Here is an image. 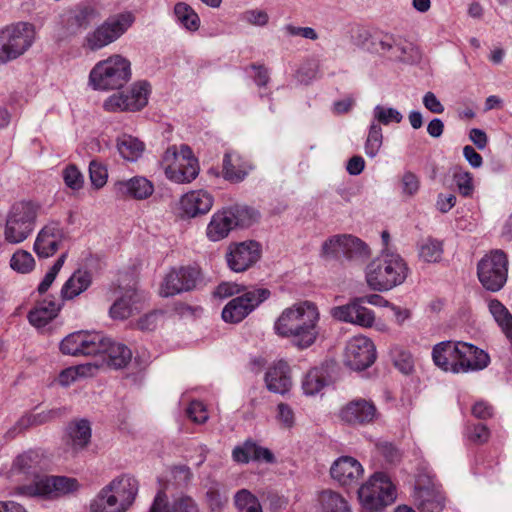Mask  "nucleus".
I'll use <instances>...</instances> for the list:
<instances>
[{"label":"nucleus","mask_w":512,"mask_h":512,"mask_svg":"<svg viewBox=\"0 0 512 512\" xmlns=\"http://www.w3.org/2000/svg\"><path fill=\"white\" fill-rule=\"evenodd\" d=\"M320 312L315 303L300 301L285 308L274 323L275 333L299 349L312 346L319 334Z\"/></svg>","instance_id":"obj_1"},{"label":"nucleus","mask_w":512,"mask_h":512,"mask_svg":"<svg viewBox=\"0 0 512 512\" xmlns=\"http://www.w3.org/2000/svg\"><path fill=\"white\" fill-rule=\"evenodd\" d=\"M409 274L405 260L397 253L383 249L366 267L365 279L370 289L389 291L403 284Z\"/></svg>","instance_id":"obj_2"},{"label":"nucleus","mask_w":512,"mask_h":512,"mask_svg":"<svg viewBox=\"0 0 512 512\" xmlns=\"http://www.w3.org/2000/svg\"><path fill=\"white\" fill-rule=\"evenodd\" d=\"M131 62L120 54H113L97 62L89 73V84L95 90L122 88L131 79Z\"/></svg>","instance_id":"obj_3"},{"label":"nucleus","mask_w":512,"mask_h":512,"mask_svg":"<svg viewBox=\"0 0 512 512\" xmlns=\"http://www.w3.org/2000/svg\"><path fill=\"white\" fill-rule=\"evenodd\" d=\"M134 22L135 16L131 12L112 15L85 34L81 47L86 52H97L116 42Z\"/></svg>","instance_id":"obj_4"},{"label":"nucleus","mask_w":512,"mask_h":512,"mask_svg":"<svg viewBox=\"0 0 512 512\" xmlns=\"http://www.w3.org/2000/svg\"><path fill=\"white\" fill-rule=\"evenodd\" d=\"M161 167L166 177L175 183H190L199 173L198 161L187 145L168 147L162 156Z\"/></svg>","instance_id":"obj_5"},{"label":"nucleus","mask_w":512,"mask_h":512,"mask_svg":"<svg viewBox=\"0 0 512 512\" xmlns=\"http://www.w3.org/2000/svg\"><path fill=\"white\" fill-rule=\"evenodd\" d=\"M35 27L28 22H18L0 30V64L24 54L34 43Z\"/></svg>","instance_id":"obj_6"},{"label":"nucleus","mask_w":512,"mask_h":512,"mask_svg":"<svg viewBox=\"0 0 512 512\" xmlns=\"http://www.w3.org/2000/svg\"><path fill=\"white\" fill-rule=\"evenodd\" d=\"M39 207L32 202H17L9 210L4 227V239L11 244L26 240L34 230Z\"/></svg>","instance_id":"obj_7"},{"label":"nucleus","mask_w":512,"mask_h":512,"mask_svg":"<svg viewBox=\"0 0 512 512\" xmlns=\"http://www.w3.org/2000/svg\"><path fill=\"white\" fill-rule=\"evenodd\" d=\"M358 498L366 510L376 511L395 501L396 487L386 474L378 472L360 487Z\"/></svg>","instance_id":"obj_8"},{"label":"nucleus","mask_w":512,"mask_h":512,"mask_svg":"<svg viewBox=\"0 0 512 512\" xmlns=\"http://www.w3.org/2000/svg\"><path fill=\"white\" fill-rule=\"evenodd\" d=\"M508 260L505 253L495 250L485 255L478 263L477 274L483 287L489 291H499L507 280Z\"/></svg>","instance_id":"obj_9"},{"label":"nucleus","mask_w":512,"mask_h":512,"mask_svg":"<svg viewBox=\"0 0 512 512\" xmlns=\"http://www.w3.org/2000/svg\"><path fill=\"white\" fill-rule=\"evenodd\" d=\"M79 483L75 478L65 476H37L33 483L20 487L26 496L59 497L77 491Z\"/></svg>","instance_id":"obj_10"},{"label":"nucleus","mask_w":512,"mask_h":512,"mask_svg":"<svg viewBox=\"0 0 512 512\" xmlns=\"http://www.w3.org/2000/svg\"><path fill=\"white\" fill-rule=\"evenodd\" d=\"M254 212L247 207L235 206L219 210L213 214L207 225L206 235L211 241L226 238L230 231L238 225H245V215L252 216Z\"/></svg>","instance_id":"obj_11"},{"label":"nucleus","mask_w":512,"mask_h":512,"mask_svg":"<svg viewBox=\"0 0 512 512\" xmlns=\"http://www.w3.org/2000/svg\"><path fill=\"white\" fill-rule=\"evenodd\" d=\"M105 335L96 331H76L66 336L60 343L65 355L89 356L100 354L105 349Z\"/></svg>","instance_id":"obj_12"},{"label":"nucleus","mask_w":512,"mask_h":512,"mask_svg":"<svg viewBox=\"0 0 512 512\" xmlns=\"http://www.w3.org/2000/svg\"><path fill=\"white\" fill-rule=\"evenodd\" d=\"M270 291L265 288H254L230 300L222 311V318L228 323H239L256 307L268 299Z\"/></svg>","instance_id":"obj_13"},{"label":"nucleus","mask_w":512,"mask_h":512,"mask_svg":"<svg viewBox=\"0 0 512 512\" xmlns=\"http://www.w3.org/2000/svg\"><path fill=\"white\" fill-rule=\"evenodd\" d=\"M201 280V272L196 267L188 266L172 269L164 277L159 294L162 297H170L187 292L195 289Z\"/></svg>","instance_id":"obj_14"},{"label":"nucleus","mask_w":512,"mask_h":512,"mask_svg":"<svg viewBox=\"0 0 512 512\" xmlns=\"http://www.w3.org/2000/svg\"><path fill=\"white\" fill-rule=\"evenodd\" d=\"M376 359L373 342L362 335L351 338L345 348L344 363L349 368L361 371L371 366Z\"/></svg>","instance_id":"obj_15"},{"label":"nucleus","mask_w":512,"mask_h":512,"mask_svg":"<svg viewBox=\"0 0 512 512\" xmlns=\"http://www.w3.org/2000/svg\"><path fill=\"white\" fill-rule=\"evenodd\" d=\"M380 414L373 401L356 398L346 403L339 412V417L351 425H367L379 418Z\"/></svg>","instance_id":"obj_16"},{"label":"nucleus","mask_w":512,"mask_h":512,"mask_svg":"<svg viewBox=\"0 0 512 512\" xmlns=\"http://www.w3.org/2000/svg\"><path fill=\"white\" fill-rule=\"evenodd\" d=\"M330 315L340 322L358 325L363 328H370L375 323L374 311L363 306L355 298L345 305L332 307Z\"/></svg>","instance_id":"obj_17"},{"label":"nucleus","mask_w":512,"mask_h":512,"mask_svg":"<svg viewBox=\"0 0 512 512\" xmlns=\"http://www.w3.org/2000/svg\"><path fill=\"white\" fill-rule=\"evenodd\" d=\"M260 255L259 244L254 241H247L230 245L226 258L231 270L243 272L255 264Z\"/></svg>","instance_id":"obj_18"},{"label":"nucleus","mask_w":512,"mask_h":512,"mask_svg":"<svg viewBox=\"0 0 512 512\" xmlns=\"http://www.w3.org/2000/svg\"><path fill=\"white\" fill-rule=\"evenodd\" d=\"M458 362L455 374L483 370L490 363L489 355L473 344L459 341Z\"/></svg>","instance_id":"obj_19"},{"label":"nucleus","mask_w":512,"mask_h":512,"mask_svg":"<svg viewBox=\"0 0 512 512\" xmlns=\"http://www.w3.org/2000/svg\"><path fill=\"white\" fill-rule=\"evenodd\" d=\"M66 238L63 228L55 222L44 226L38 233L34 251L41 258L53 256Z\"/></svg>","instance_id":"obj_20"},{"label":"nucleus","mask_w":512,"mask_h":512,"mask_svg":"<svg viewBox=\"0 0 512 512\" xmlns=\"http://www.w3.org/2000/svg\"><path fill=\"white\" fill-rule=\"evenodd\" d=\"M92 436L90 422L86 419L71 421L66 428L65 446L73 456L85 450Z\"/></svg>","instance_id":"obj_21"},{"label":"nucleus","mask_w":512,"mask_h":512,"mask_svg":"<svg viewBox=\"0 0 512 512\" xmlns=\"http://www.w3.org/2000/svg\"><path fill=\"white\" fill-rule=\"evenodd\" d=\"M362 473V465L349 456L338 458L330 468L331 477L343 486L357 483Z\"/></svg>","instance_id":"obj_22"},{"label":"nucleus","mask_w":512,"mask_h":512,"mask_svg":"<svg viewBox=\"0 0 512 512\" xmlns=\"http://www.w3.org/2000/svg\"><path fill=\"white\" fill-rule=\"evenodd\" d=\"M266 387L270 392L285 394L292 387L291 371L283 360L274 362L265 373Z\"/></svg>","instance_id":"obj_23"},{"label":"nucleus","mask_w":512,"mask_h":512,"mask_svg":"<svg viewBox=\"0 0 512 512\" xmlns=\"http://www.w3.org/2000/svg\"><path fill=\"white\" fill-rule=\"evenodd\" d=\"M141 309V296L134 288L125 289L111 305V318L124 320Z\"/></svg>","instance_id":"obj_24"},{"label":"nucleus","mask_w":512,"mask_h":512,"mask_svg":"<svg viewBox=\"0 0 512 512\" xmlns=\"http://www.w3.org/2000/svg\"><path fill=\"white\" fill-rule=\"evenodd\" d=\"M414 502L420 512H442L446 497L437 487H418L414 495Z\"/></svg>","instance_id":"obj_25"},{"label":"nucleus","mask_w":512,"mask_h":512,"mask_svg":"<svg viewBox=\"0 0 512 512\" xmlns=\"http://www.w3.org/2000/svg\"><path fill=\"white\" fill-rule=\"evenodd\" d=\"M459 341H442L434 345L432 359L434 364L444 372L454 373L458 362Z\"/></svg>","instance_id":"obj_26"},{"label":"nucleus","mask_w":512,"mask_h":512,"mask_svg":"<svg viewBox=\"0 0 512 512\" xmlns=\"http://www.w3.org/2000/svg\"><path fill=\"white\" fill-rule=\"evenodd\" d=\"M213 203V196L205 190L190 191L184 194L180 200L182 210L189 217L208 213Z\"/></svg>","instance_id":"obj_27"},{"label":"nucleus","mask_w":512,"mask_h":512,"mask_svg":"<svg viewBox=\"0 0 512 512\" xmlns=\"http://www.w3.org/2000/svg\"><path fill=\"white\" fill-rule=\"evenodd\" d=\"M252 166L248 160L243 158L236 152H227L223 158L222 175L225 180L231 183H239L243 181Z\"/></svg>","instance_id":"obj_28"},{"label":"nucleus","mask_w":512,"mask_h":512,"mask_svg":"<svg viewBox=\"0 0 512 512\" xmlns=\"http://www.w3.org/2000/svg\"><path fill=\"white\" fill-rule=\"evenodd\" d=\"M150 512H199V509L190 496H180L169 504L165 492L160 490L154 498Z\"/></svg>","instance_id":"obj_29"},{"label":"nucleus","mask_w":512,"mask_h":512,"mask_svg":"<svg viewBox=\"0 0 512 512\" xmlns=\"http://www.w3.org/2000/svg\"><path fill=\"white\" fill-rule=\"evenodd\" d=\"M63 414V408H53L49 410H43L37 413L25 414L17 421L15 426L8 431V433L12 437H14L17 433H20L33 426H39L49 423L57 418H60Z\"/></svg>","instance_id":"obj_30"},{"label":"nucleus","mask_w":512,"mask_h":512,"mask_svg":"<svg viewBox=\"0 0 512 512\" xmlns=\"http://www.w3.org/2000/svg\"><path fill=\"white\" fill-rule=\"evenodd\" d=\"M107 486L127 509L133 504L139 489L138 481L130 475H121Z\"/></svg>","instance_id":"obj_31"},{"label":"nucleus","mask_w":512,"mask_h":512,"mask_svg":"<svg viewBox=\"0 0 512 512\" xmlns=\"http://www.w3.org/2000/svg\"><path fill=\"white\" fill-rule=\"evenodd\" d=\"M115 147L120 157L128 162L138 161L146 149L143 141L127 133H122L116 137Z\"/></svg>","instance_id":"obj_32"},{"label":"nucleus","mask_w":512,"mask_h":512,"mask_svg":"<svg viewBox=\"0 0 512 512\" xmlns=\"http://www.w3.org/2000/svg\"><path fill=\"white\" fill-rule=\"evenodd\" d=\"M116 185L123 195L137 200L147 199L154 192L153 183L143 176H134L128 180L119 181Z\"/></svg>","instance_id":"obj_33"},{"label":"nucleus","mask_w":512,"mask_h":512,"mask_svg":"<svg viewBox=\"0 0 512 512\" xmlns=\"http://www.w3.org/2000/svg\"><path fill=\"white\" fill-rule=\"evenodd\" d=\"M60 305L51 299L38 302L28 313L29 323L39 329L50 323L59 313Z\"/></svg>","instance_id":"obj_34"},{"label":"nucleus","mask_w":512,"mask_h":512,"mask_svg":"<svg viewBox=\"0 0 512 512\" xmlns=\"http://www.w3.org/2000/svg\"><path fill=\"white\" fill-rule=\"evenodd\" d=\"M92 283L91 273L86 270H76L61 288L63 300H72L86 291Z\"/></svg>","instance_id":"obj_35"},{"label":"nucleus","mask_w":512,"mask_h":512,"mask_svg":"<svg viewBox=\"0 0 512 512\" xmlns=\"http://www.w3.org/2000/svg\"><path fill=\"white\" fill-rule=\"evenodd\" d=\"M316 501L322 512H352L348 501L332 489L319 491Z\"/></svg>","instance_id":"obj_36"},{"label":"nucleus","mask_w":512,"mask_h":512,"mask_svg":"<svg viewBox=\"0 0 512 512\" xmlns=\"http://www.w3.org/2000/svg\"><path fill=\"white\" fill-rule=\"evenodd\" d=\"M105 349L101 353L107 355V364L115 369L124 368L132 359L131 350L122 343H114L105 336Z\"/></svg>","instance_id":"obj_37"},{"label":"nucleus","mask_w":512,"mask_h":512,"mask_svg":"<svg viewBox=\"0 0 512 512\" xmlns=\"http://www.w3.org/2000/svg\"><path fill=\"white\" fill-rule=\"evenodd\" d=\"M127 508L106 485L90 503L91 512H125Z\"/></svg>","instance_id":"obj_38"},{"label":"nucleus","mask_w":512,"mask_h":512,"mask_svg":"<svg viewBox=\"0 0 512 512\" xmlns=\"http://www.w3.org/2000/svg\"><path fill=\"white\" fill-rule=\"evenodd\" d=\"M97 12L90 6H81L69 15L66 21V29L70 34H77L78 30L87 28L95 19Z\"/></svg>","instance_id":"obj_39"},{"label":"nucleus","mask_w":512,"mask_h":512,"mask_svg":"<svg viewBox=\"0 0 512 512\" xmlns=\"http://www.w3.org/2000/svg\"><path fill=\"white\" fill-rule=\"evenodd\" d=\"M329 383L327 367H315L307 372L302 382L306 395H315Z\"/></svg>","instance_id":"obj_40"},{"label":"nucleus","mask_w":512,"mask_h":512,"mask_svg":"<svg viewBox=\"0 0 512 512\" xmlns=\"http://www.w3.org/2000/svg\"><path fill=\"white\" fill-rule=\"evenodd\" d=\"M150 93V84L146 81L134 83L129 91L125 94L128 109L131 112L139 111L148 103V95Z\"/></svg>","instance_id":"obj_41"},{"label":"nucleus","mask_w":512,"mask_h":512,"mask_svg":"<svg viewBox=\"0 0 512 512\" xmlns=\"http://www.w3.org/2000/svg\"><path fill=\"white\" fill-rule=\"evenodd\" d=\"M488 308L494 320L512 343V315L509 310L497 299L489 300Z\"/></svg>","instance_id":"obj_42"},{"label":"nucleus","mask_w":512,"mask_h":512,"mask_svg":"<svg viewBox=\"0 0 512 512\" xmlns=\"http://www.w3.org/2000/svg\"><path fill=\"white\" fill-rule=\"evenodd\" d=\"M174 15L177 22L186 30L195 32L200 27V18L195 10L185 2H178L174 6Z\"/></svg>","instance_id":"obj_43"},{"label":"nucleus","mask_w":512,"mask_h":512,"mask_svg":"<svg viewBox=\"0 0 512 512\" xmlns=\"http://www.w3.org/2000/svg\"><path fill=\"white\" fill-rule=\"evenodd\" d=\"M348 234H338L326 239L320 251V256L325 259H338L345 257V246Z\"/></svg>","instance_id":"obj_44"},{"label":"nucleus","mask_w":512,"mask_h":512,"mask_svg":"<svg viewBox=\"0 0 512 512\" xmlns=\"http://www.w3.org/2000/svg\"><path fill=\"white\" fill-rule=\"evenodd\" d=\"M370 254V248L365 242L354 235H347L345 246V258L347 260L363 262L370 257Z\"/></svg>","instance_id":"obj_45"},{"label":"nucleus","mask_w":512,"mask_h":512,"mask_svg":"<svg viewBox=\"0 0 512 512\" xmlns=\"http://www.w3.org/2000/svg\"><path fill=\"white\" fill-rule=\"evenodd\" d=\"M40 460L38 453L35 451H27L16 457L12 465V471L25 475H33L36 478L38 476L36 472Z\"/></svg>","instance_id":"obj_46"},{"label":"nucleus","mask_w":512,"mask_h":512,"mask_svg":"<svg viewBox=\"0 0 512 512\" xmlns=\"http://www.w3.org/2000/svg\"><path fill=\"white\" fill-rule=\"evenodd\" d=\"M379 47L394 60H403L407 53V45L399 37L391 34H386L380 39Z\"/></svg>","instance_id":"obj_47"},{"label":"nucleus","mask_w":512,"mask_h":512,"mask_svg":"<svg viewBox=\"0 0 512 512\" xmlns=\"http://www.w3.org/2000/svg\"><path fill=\"white\" fill-rule=\"evenodd\" d=\"M418 255L424 262H439L443 255V244L439 240L427 238L419 244Z\"/></svg>","instance_id":"obj_48"},{"label":"nucleus","mask_w":512,"mask_h":512,"mask_svg":"<svg viewBox=\"0 0 512 512\" xmlns=\"http://www.w3.org/2000/svg\"><path fill=\"white\" fill-rule=\"evenodd\" d=\"M238 512H262L259 500L249 490H239L234 496Z\"/></svg>","instance_id":"obj_49"},{"label":"nucleus","mask_w":512,"mask_h":512,"mask_svg":"<svg viewBox=\"0 0 512 512\" xmlns=\"http://www.w3.org/2000/svg\"><path fill=\"white\" fill-rule=\"evenodd\" d=\"M382 143L383 135L381 126L378 123L372 121L364 146L366 155L368 157L374 158L380 151Z\"/></svg>","instance_id":"obj_50"},{"label":"nucleus","mask_w":512,"mask_h":512,"mask_svg":"<svg viewBox=\"0 0 512 512\" xmlns=\"http://www.w3.org/2000/svg\"><path fill=\"white\" fill-rule=\"evenodd\" d=\"M402 120V113L395 108L376 105L373 109V122H376L379 125H389L391 123L398 124Z\"/></svg>","instance_id":"obj_51"},{"label":"nucleus","mask_w":512,"mask_h":512,"mask_svg":"<svg viewBox=\"0 0 512 512\" xmlns=\"http://www.w3.org/2000/svg\"><path fill=\"white\" fill-rule=\"evenodd\" d=\"M10 267L18 273L26 274L34 269L35 260L28 251L17 250L11 257Z\"/></svg>","instance_id":"obj_52"},{"label":"nucleus","mask_w":512,"mask_h":512,"mask_svg":"<svg viewBox=\"0 0 512 512\" xmlns=\"http://www.w3.org/2000/svg\"><path fill=\"white\" fill-rule=\"evenodd\" d=\"M206 501L212 511H220L227 503L228 498L221 492L220 484L212 482L206 491Z\"/></svg>","instance_id":"obj_53"},{"label":"nucleus","mask_w":512,"mask_h":512,"mask_svg":"<svg viewBox=\"0 0 512 512\" xmlns=\"http://www.w3.org/2000/svg\"><path fill=\"white\" fill-rule=\"evenodd\" d=\"M66 257L67 253H62L59 256V258L55 261L53 266L49 269V271L45 274L43 280L38 286L39 293L43 294L50 288L55 278L57 277L59 271L61 270L62 266L64 265Z\"/></svg>","instance_id":"obj_54"},{"label":"nucleus","mask_w":512,"mask_h":512,"mask_svg":"<svg viewBox=\"0 0 512 512\" xmlns=\"http://www.w3.org/2000/svg\"><path fill=\"white\" fill-rule=\"evenodd\" d=\"M256 443L252 440L245 441L242 445L236 446L232 451L233 460L238 463L254 461Z\"/></svg>","instance_id":"obj_55"},{"label":"nucleus","mask_w":512,"mask_h":512,"mask_svg":"<svg viewBox=\"0 0 512 512\" xmlns=\"http://www.w3.org/2000/svg\"><path fill=\"white\" fill-rule=\"evenodd\" d=\"M240 19L249 25L264 27L269 22V15L261 9H248L241 14Z\"/></svg>","instance_id":"obj_56"},{"label":"nucleus","mask_w":512,"mask_h":512,"mask_svg":"<svg viewBox=\"0 0 512 512\" xmlns=\"http://www.w3.org/2000/svg\"><path fill=\"white\" fill-rule=\"evenodd\" d=\"M170 476L175 486L183 487L189 484L193 474L188 466L177 465L170 469Z\"/></svg>","instance_id":"obj_57"},{"label":"nucleus","mask_w":512,"mask_h":512,"mask_svg":"<svg viewBox=\"0 0 512 512\" xmlns=\"http://www.w3.org/2000/svg\"><path fill=\"white\" fill-rule=\"evenodd\" d=\"M63 180L67 187L79 190L83 186V175L75 165H69L63 170Z\"/></svg>","instance_id":"obj_58"},{"label":"nucleus","mask_w":512,"mask_h":512,"mask_svg":"<svg viewBox=\"0 0 512 512\" xmlns=\"http://www.w3.org/2000/svg\"><path fill=\"white\" fill-rule=\"evenodd\" d=\"M103 108L107 112L129 111L128 103L125 100L124 92L110 95L103 103Z\"/></svg>","instance_id":"obj_59"},{"label":"nucleus","mask_w":512,"mask_h":512,"mask_svg":"<svg viewBox=\"0 0 512 512\" xmlns=\"http://www.w3.org/2000/svg\"><path fill=\"white\" fill-rule=\"evenodd\" d=\"M89 173L92 184L96 188H101L107 181V169L96 161H92L89 165Z\"/></svg>","instance_id":"obj_60"},{"label":"nucleus","mask_w":512,"mask_h":512,"mask_svg":"<svg viewBox=\"0 0 512 512\" xmlns=\"http://www.w3.org/2000/svg\"><path fill=\"white\" fill-rule=\"evenodd\" d=\"M188 417L195 423L203 424L208 419L205 405L200 401H192L187 408Z\"/></svg>","instance_id":"obj_61"},{"label":"nucleus","mask_w":512,"mask_h":512,"mask_svg":"<svg viewBox=\"0 0 512 512\" xmlns=\"http://www.w3.org/2000/svg\"><path fill=\"white\" fill-rule=\"evenodd\" d=\"M402 193L407 196H414L420 188L419 178L412 172L407 171L401 179Z\"/></svg>","instance_id":"obj_62"},{"label":"nucleus","mask_w":512,"mask_h":512,"mask_svg":"<svg viewBox=\"0 0 512 512\" xmlns=\"http://www.w3.org/2000/svg\"><path fill=\"white\" fill-rule=\"evenodd\" d=\"M395 367L403 374H410L414 369L413 357L409 352L399 351L394 356Z\"/></svg>","instance_id":"obj_63"},{"label":"nucleus","mask_w":512,"mask_h":512,"mask_svg":"<svg viewBox=\"0 0 512 512\" xmlns=\"http://www.w3.org/2000/svg\"><path fill=\"white\" fill-rule=\"evenodd\" d=\"M454 179L459 190V193L468 197L473 192L472 176L469 172H459L454 174Z\"/></svg>","instance_id":"obj_64"}]
</instances>
